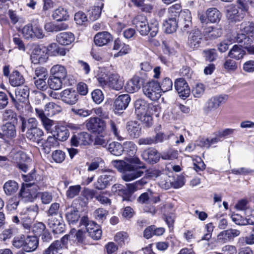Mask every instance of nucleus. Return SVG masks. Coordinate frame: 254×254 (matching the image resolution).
Wrapping results in <instances>:
<instances>
[{
  "mask_svg": "<svg viewBox=\"0 0 254 254\" xmlns=\"http://www.w3.org/2000/svg\"><path fill=\"white\" fill-rule=\"evenodd\" d=\"M132 24L142 36L147 35L150 32V36L154 37L158 32V22L156 20H152L149 24L146 17L142 15L135 17L132 20Z\"/></svg>",
  "mask_w": 254,
  "mask_h": 254,
  "instance_id": "1",
  "label": "nucleus"
},
{
  "mask_svg": "<svg viewBox=\"0 0 254 254\" xmlns=\"http://www.w3.org/2000/svg\"><path fill=\"white\" fill-rule=\"evenodd\" d=\"M126 161L130 163V167L128 169H126L122 175V178L124 181L126 182L131 181L143 175L144 172L141 170V169L145 168L144 165L136 166V165L141 164V161L138 158H127Z\"/></svg>",
  "mask_w": 254,
  "mask_h": 254,
  "instance_id": "2",
  "label": "nucleus"
},
{
  "mask_svg": "<svg viewBox=\"0 0 254 254\" xmlns=\"http://www.w3.org/2000/svg\"><path fill=\"white\" fill-rule=\"evenodd\" d=\"M154 193L150 189H148L146 192L141 193L137 198V201L139 203L145 204L143 210L147 213L154 214L156 212V209L153 205L160 201V197L155 196Z\"/></svg>",
  "mask_w": 254,
  "mask_h": 254,
  "instance_id": "3",
  "label": "nucleus"
},
{
  "mask_svg": "<svg viewBox=\"0 0 254 254\" xmlns=\"http://www.w3.org/2000/svg\"><path fill=\"white\" fill-rule=\"evenodd\" d=\"M99 85L105 87L108 86L112 89L119 91L124 86V81L120 76L117 73H112L108 76L102 74L97 78Z\"/></svg>",
  "mask_w": 254,
  "mask_h": 254,
  "instance_id": "4",
  "label": "nucleus"
},
{
  "mask_svg": "<svg viewBox=\"0 0 254 254\" xmlns=\"http://www.w3.org/2000/svg\"><path fill=\"white\" fill-rule=\"evenodd\" d=\"M240 28L243 33L237 35L236 41L239 43H243L244 45L250 44L249 41L252 33L254 31V23L250 22H243L240 25Z\"/></svg>",
  "mask_w": 254,
  "mask_h": 254,
  "instance_id": "5",
  "label": "nucleus"
},
{
  "mask_svg": "<svg viewBox=\"0 0 254 254\" xmlns=\"http://www.w3.org/2000/svg\"><path fill=\"white\" fill-rule=\"evenodd\" d=\"M224 96H214L208 99L203 107L205 114L209 116L216 115L217 110L225 100Z\"/></svg>",
  "mask_w": 254,
  "mask_h": 254,
  "instance_id": "6",
  "label": "nucleus"
},
{
  "mask_svg": "<svg viewBox=\"0 0 254 254\" xmlns=\"http://www.w3.org/2000/svg\"><path fill=\"white\" fill-rule=\"evenodd\" d=\"M143 92L146 96L153 101L159 99L161 95L160 84L155 80L146 83L143 86Z\"/></svg>",
  "mask_w": 254,
  "mask_h": 254,
  "instance_id": "7",
  "label": "nucleus"
},
{
  "mask_svg": "<svg viewBox=\"0 0 254 254\" xmlns=\"http://www.w3.org/2000/svg\"><path fill=\"white\" fill-rule=\"evenodd\" d=\"M30 128L27 129L26 132V138L31 142L35 143L37 145H40L43 142L44 131L37 127L38 122H31Z\"/></svg>",
  "mask_w": 254,
  "mask_h": 254,
  "instance_id": "8",
  "label": "nucleus"
},
{
  "mask_svg": "<svg viewBox=\"0 0 254 254\" xmlns=\"http://www.w3.org/2000/svg\"><path fill=\"white\" fill-rule=\"evenodd\" d=\"M115 181V173L111 171H106L98 177L97 181L94 183V187L97 190H102L110 186Z\"/></svg>",
  "mask_w": 254,
  "mask_h": 254,
  "instance_id": "9",
  "label": "nucleus"
},
{
  "mask_svg": "<svg viewBox=\"0 0 254 254\" xmlns=\"http://www.w3.org/2000/svg\"><path fill=\"white\" fill-rule=\"evenodd\" d=\"M134 106L135 113L137 117L140 115H146L151 110H152L153 109L155 111L158 112L160 110V108L158 105H152L142 99L136 100L134 102Z\"/></svg>",
  "mask_w": 254,
  "mask_h": 254,
  "instance_id": "10",
  "label": "nucleus"
},
{
  "mask_svg": "<svg viewBox=\"0 0 254 254\" xmlns=\"http://www.w3.org/2000/svg\"><path fill=\"white\" fill-rule=\"evenodd\" d=\"M87 129L94 133H102L106 128V123L98 117L90 118L85 122Z\"/></svg>",
  "mask_w": 254,
  "mask_h": 254,
  "instance_id": "11",
  "label": "nucleus"
},
{
  "mask_svg": "<svg viewBox=\"0 0 254 254\" xmlns=\"http://www.w3.org/2000/svg\"><path fill=\"white\" fill-rule=\"evenodd\" d=\"M202 38V34L198 29L192 30L188 36V46L193 50L197 49L200 46Z\"/></svg>",
  "mask_w": 254,
  "mask_h": 254,
  "instance_id": "12",
  "label": "nucleus"
},
{
  "mask_svg": "<svg viewBox=\"0 0 254 254\" xmlns=\"http://www.w3.org/2000/svg\"><path fill=\"white\" fill-rule=\"evenodd\" d=\"M90 135L86 132H82L72 135L70 139L71 146H86L90 143Z\"/></svg>",
  "mask_w": 254,
  "mask_h": 254,
  "instance_id": "13",
  "label": "nucleus"
},
{
  "mask_svg": "<svg viewBox=\"0 0 254 254\" xmlns=\"http://www.w3.org/2000/svg\"><path fill=\"white\" fill-rule=\"evenodd\" d=\"M174 84L175 89L180 97L186 99L189 97L190 90L188 83L184 78L177 79Z\"/></svg>",
  "mask_w": 254,
  "mask_h": 254,
  "instance_id": "14",
  "label": "nucleus"
},
{
  "mask_svg": "<svg viewBox=\"0 0 254 254\" xmlns=\"http://www.w3.org/2000/svg\"><path fill=\"white\" fill-rule=\"evenodd\" d=\"M78 93L72 89H66L61 93V99L64 103L68 105L76 103L78 100Z\"/></svg>",
  "mask_w": 254,
  "mask_h": 254,
  "instance_id": "15",
  "label": "nucleus"
},
{
  "mask_svg": "<svg viewBox=\"0 0 254 254\" xmlns=\"http://www.w3.org/2000/svg\"><path fill=\"white\" fill-rule=\"evenodd\" d=\"M48 217L49 218L47 220V224L51 228L53 229L54 233L58 234L64 232V224L61 216H59L60 219L54 216Z\"/></svg>",
  "mask_w": 254,
  "mask_h": 254,
  "instance_id": "16",
  "label": "nucleus"
},
{
  "mask_svg": "<svg viewBox=\"0 0 254 254\" xmlns=\"http://www.w3.org/2000/svg\"><path fill=\"white\" fill-rule=\"evenodd\" d=\"M142 159L150 164L156 163L160 158L157 150L153 148H149L145 150L142 153Z\"/></svg>",
  "mask_w": 254,
  "mask_h": 254,
  "instance_id": "17",
  "label": "nucleus"
},
{
  "mask_svg": "<svg viewBox=\"0 0 254 254\" xmlns=\"http://www.w3.org/2000/svg\"><path fill=\"white\" fill-rule=\"evenodd\" d=\"M65 211V218L69 225H74L79 221L80 215L77 208L72 206H68Z\"/></svg>",
  "mask_w": 254,
  "mask_h": 254,
  "instance_id": "18",
  "label": "nucleus"
},
{
  "mask_svg": "<svg viewBox=\"0 0 254 254\" xmlns=\"http://www.w3.org/2000/svg\"><path fill=\"white\" fill-rule=\"evenodd\" d=\"M130 101V97L128 94H125L119 96L114 102V107L117 111L125 110Z\"/></svg>",
  "mask_w": 254,
  "mask_h": 254,
  "instance_id": "19",
  "label": "nucleus"
},
{
  "mask_svg": "<svg viewBox=\"0 0 254 254\" xmlns=\"http://www.w3.org/2000/svg\"><path fill=\"white\" fill-rule=\"evenodd\" d=\"M24 242V251L27 253L35 251L39 245V240L35 236H27Z\"/></svg>",
  "mask_w": 254,
  "mask_h": 254,
  "instance_id": "20",
  "label": "nucleus"
},
{
  "mask_svg": "<svg viewBox=\"0 0 254 254\" xmlns=\"http://www.w3.org/2000/svg\"><path fill=\"white\" fill-rule=\"evenodd\" d=\"M33 183H25L23 184L20 191L18 193V196L21 197V199L25 202L31 201L33 199V196L31 194V187Z\"/></svg>",
  "mask_w": 254,
  "mask_h": 254,
  "instance_id": "21",
  "label": "nucleus"
},
{
  "mask_svg": "<svg viewBox=\"0 0 254 254\" xmlns=\"http://www.w3.org/2000/svg\"><path fill=\"white\" fill-rule=\"evenodd\" d=\"M141 85V78L134 76L127 83L125 89L127 92L133 93L138 91Z\"/></svg>",
  "mask_w": 254,
  "mask_h": 254,
  "instance_id": "22",
  "label": "nucleus"
},
{
  "mask_svg": "<svg viewBox=\"0 0 254 254\" xmlns=\"http://www.w3.org/2000/svg\"><path fill=\"white\" fill-rule=\"evenodd\" d=\"M156 180L159 186L162 189L168 190L172 187L170 178L166 174L157 171L156 172Z\"/></svg>",
  "mask_w": 254,
  "mask_h": 254,
  "instance_id": "23",
  "label": "nucleus"
},
{
  "mask_svg": "<svg viewBox=\"0 0 254 254\" xmlns=\"http://www.w3.org/2000/svg\"><path fill=\"white\" fill-rule=\"evenodd\" d=\"M1 137L12 139L16 136V130L14 125L12 123H6L1 127Z\"/></svg>",
  "mask_w": 254,
  "mask_h": 254,
  "instance_id": "24",
  "label": "nucleus"
},
{
  "mask_svg": "<svg viewBox=\"0 0 254 254\" xmlns=\"http://www.w3.org/2000/svg\"><path fill=\"white\" fill-rule=\"evenodd\" d=\"M231 218L232 221L237 225L243 226L254 225V214L248 216L246 218H244L239 214H234L232 215Z\"/></svg>",
  "mask_w": 254,
  "mask_h": 254,
  "instance_id": "25",
  "label": "nucleus"
},
{
  "mask_svg": "<svg viewBox=\"0 0 254 254\" xmlns=\"http://www.w3.org/2000/svg\"><path fill=\"white\" fill-rule=\"evenodd\" d=\"M112 40V35L107 31L99 32L94 37V43L98 46L106 45Z\"/></svg>",
  "mask_w": 254,
  "mask_h": 254,
  "instance_id": "26",
  "label": "nucleus"
},
{
  "mask_svg": "<svg viewBox=\"0 0 254 254\" xmlns=\"http://www.w3.org/2000/svg\"><path fill=\"white\" fill-rule=\"evenodd\" d=\"M127 129L131 138H137L141 134V127L137 122L130 121L128 122Z\"/></svg>",
  "mask_w": 254,
  "mask_h": 254,
  "instance_id": "27",
  "label": "nucleus"
},
{
  "mask_svg": "<svg viewBox=\"0 0 254 254\" xmlns=\"http://www.w3.org/2000/svg\"><path fill=\"white\" fill-rule=\"evenodd\" d=\"M57 42L63 45H68L75 40L74 35L71 32H64L58 34L56 36Z\"/></svg>",
  "mask_w": 254,
  "mask_h": 254,
  "instance_id": "28",
  "label": "nucleus"
},
{
  "mask_svg": "<svg viewBox=\"0 0 254 254\" xmlns=\"http://www.w3.org/2000/svg\"><path fill=\"white\" fill-rule=\"evenodd\" d=\"M59 145L58 141L53 136H49L46 140L43 139V142L39 146L42 147V149L46 154L50 153L52 148L56 147Z\"/></svg>",
  "mask_w": 254,
  "mask_h": 254,
  "instance_id": "29",
  "label": "nucleus"
},
{
  "mask_svg": "<svg viewBox=\"0 0 254 254\" xmlns=\"http://www.w3.org/2000/svg\"><path fill=\"white\" fill-rule=\"evenodd\" d=\"M35 112L37 116L40 119L45 129L48 131L50 130L54 124V121L47 118L42 109L36 108Z\"/></svg>",
  "mask_w": 254,
  "mask_h": 254,
  "instance_id": "30",
  "label": "nucleus"
},
{
  "mask_svg": "<svg viewBox=\"0 0 254 254\" xmlns=\"http://www.w3.org/2000/svg\"><path fill=\"white\" fill-rule=\"evenodd\" d=\"M226 16L232 22L240 21L243 18L235 5L231 4L226 8Z\"/></svg>",
  "mask_w": 254,
  "mask_h": 254,
  "instance_id": "31",
  "label": "nucleus"
},
{
  "mask_svg": "<svg viewBox=\"0 0 254 254\" xmlns=\"http://www.w3.org/2000/svg\"><path fill=\"white\" fill-rule=\"evenodd\" d=\"M29 95V90L27 86H20L15 89L14 99L21 102H26Z\"/></svg>",
  "mask_w": 254,
  "mask_h": 254,
  "instance_id": "32",
  "label": "nucleus"
},
{
  "mask_svg": "<svg viewBox=\"0 0 254 254\" xmlns=\"http://www.w3.org/2000/svg\"><path fill=\"white\" fill-rule=\"evenodd\" d=\"M246 54V51L242 46L235 45L228 53V57L236 60L242 59Z\"/></svg>",
  "mask_w": 254,
  "mask_h": 254,
  "instance_id": "33",
  "label": "nucleus"
},
{
  "mask_svg": "<svg viewBox=\"0 0 254 254\" xmlns=\"http://www.w3.org/2000/svg\"><path fill=\"white\" fill-rule=\"evenodd\" d=\"M51 75L64 80L67 75V71L64 66L56 64L52 67L50 70Z\"/></svg>",
  "mask_w": 254,
  "mask_h": 254,
  "instance_id": "34",
  "label": "nucleus"
},
{
  "mask_svg": "<svg viewBox=\"0 0 254 254\" xmlns=\"http://www.w3.org/2000/svg\"><path fill=\"white\" fill-rule=\"evenodd\" d=\"M9 81L12 86L20 87L24 83L25 79L19 71L15 70L9 75Z\"/></svg>",
  "mask_w": 254,
  "mask_h": 254,
  "instance_id": "35",
  "label": "nucleus"
},
{
  "mask_svg": "<svg viewBox=\"0 0 254 254\" xmlns=\"http://www.w3.org/2000/svg\"><path fill=\"white\" fill-rule=\"evenodd\" d=\"M68 130L64 127H56V130L53 134L57 140L64 141L66 140L69 136Z\"/></svg>",
  "mask_w": 254,
  "mask_h": 254,
  "instance_id": "36",
  "label": "nucleus"
},
{
  "mask_svg": "<svg viewBox=\"0 0 254 254\" xmlns=\"http://www.w3.org/2000/svg\"><path fill=\"white\" fill-rule=\"evenodd\" d=\"M3 189L7 195H10L17 191L18 189V185L15 181L9 180L4 183Z\"/></svg>",
  "mask_w": 254,
  "mask_h": 254,
  "instance_id": "37",
  "label": "nucleus"
},
{
  "mask_svg": "<svg viewBox=\"0 0 254 254\" xmlns=\"http://www.w3.org/2000/svg\"><path fill=\"white\" fill-rule=\"evenodd\" d=\"M62 111V108L60 105L54 102H49L46 104L45 106V112L48 116H54L61 112Z\"/></svg>",
  "mask_w": 254,
  "mask_h": 254,
  "instance_id": "38",
  "label": "nucleus"
},
{
  "mask_svg": "<svg viewBox=\"0 0 254 254\" xmlns=\"http://www.w3.org/2000/svg\"><path fill=\"white\" fill-rule=\"evenodd\" d=\"M222 34L220 28L207 27L204 29V34L209 39H214L220 37Z\"/></svg>",
  "mask_w": 254,
  "mask_h": 254,
  "instance_id": "39",
  "label": "nucleus"
},
{
  "mask_svg": "<svg viewBox=\"0 0 254 254\" xmlns=\"http://www.w3.org/2000/svg\"><path fill=\"white\" fill-rule=\"evenodd\" d=\"M123 151H124L126 152L128 155V157H126V160L127 158L135 157L134 155L137 151V147L133 142L127 141L125 142L123 144Z\"/></svg>",
  "mask_w": 254,
  "mask_h": 254,
  "instance_id": "40",
  "label": "nucleus"
},
{
  "mask_svg": "<svg viewBox=\"0 0 254 254\" xmlns=\"http://www.w3.org/2000/svg\"><path fill=\"white\" fill-rule=\"evenodd\" d=\"M208 19L212 23L219 21L221 17L220 12L216 8H210L206 12Z\"/></svg>",
  "mask_w": 254,
  "mask_h": 254,
  "instance_id": "41",
  "label": "nucleus"
},
{
  "mask_svg": "<svg viewBox=\"0 0 254 254\" xmlns=\"http://www.w3.org/2000/svg\"><path fill=\"white\" fill-rule=\"evenodd\" d=\"M165 32L167 33H172L175 32L178 27V24L175 17H170L166 20L164 24Z\"/></svg>",
  "mask_w": 254,
  "mask_h": 254,
  "instance_id": "42",
  "label": "nucleus"
},
{
  "mask_svg": "<svg viewBox=\"0 0 254 254\" xmlns=\"http://www.w3.org/2000/svg\"><path fill=\"white\" fill-rule=\"evenodd\" d=\"M68 24L66 23H60L57 24L47 23L45 25V29L49 32H52L53 31H59L65 30L68 28Z\"/></svg>",
  "mask_w": 254,
  "mask_h": 254,
  "instance_id": "43",
  "label": "nucleus"
},
{
  "mask_svg": "<svg viewBox=\"0 0 254 254\" xmlns=\"http://www.w3.org/2000/svg\"><path fill=\"white\" fill-rule=\"evenodd\" d=\"M63 80L60 78L53 77L50 75L48 80V84L51 89L57 90L62 88Z\"/></svg>",
  "mask_w": 254,
  "mask_h": 254,
  "instance_id": "44",
  "label": "nucleus"
},
{
  "mask_svg": "<svg viewBox=\"0 0 254 254\" xmlns=\"http://www.w3.org/2000/svg\"><path fill=\"white\" fill-rule=\"evenodd\" d=\"M107 148L113 155L115 156H120L123 152V145L118 142H111Z\"/></svg>",
  "mask_w": 254,
  "mask_h": 254,
  "instance_id": "45",
  "label": "nucleus"
},
{
  "mask_svg": "<svg viewBox=\"0 0 254 254\" xmlns=\"http://www.w3.org/2000/svg\"><path fill=\"white\" fill-rule=\"evenodd\" d=\"M53 17L57 21H63L66 20L68 15L66 9L60 7L54 11Z\"/></svg>",
  "mask_w": 254,
  "mask_h": 254,
  "instance_id": "46",
  "label": "nucleus"
},
{
  "mask_svg": "<svg viewBox=\"0 0 254 254\" xmlns=\"http://www.w3.org/2000/svg\"><path fill=\"white\" fill-rule=\"evenodd\" d=\"M47 49L51 51L54 55L64 56L66 54V50L64 48L60 47L56 43H52L48 46Z\"/></svg>",
  "mask_w": 254,
  "mask_h": 254,
  "instance_id": "47",
  "label": "nucleus"
},
{
  "mask_svg": "<svg viewBox=\"0 0 254 254\" xmlns=\"http://www.w3.org/2000/svg\"><path fill=\"white\" fill-rule=\"evenodd\" d=\"M13 160L16 164H19L24 162H28L30 158L23 152L18 151L14 154Z\"/></svg>",
  "mask_w": 254,
  "mask_h": 254,
  "instance_id": "48",
  "label": "nucleus"
},
{
  "mask_svg": "<svg viewBox=\"0 0 254 254\" xmlns=\"http://www.w3.org/2000/svg\"><path fill=\"white\" fill-rule=\"evenodd\" d=\"M203 55L205 59L209 62H213L217 58L216 50L214 49H209L203 51Z\"/></svg>",
  "mask_w": 254,
  "mask_h": 254,
  "instance_id": "49",
  "label": "nucleus"
},
{
  "mask_svg": "<svg viewBox=\"0 0 254 254\" xmlns=\"http://www.w3.org/2000/svg\"><path fill=\"white\" fill-rule=\"evenodd\" d=\"M21 33L25 39H33V25L32 24H28L24 26L21 30Z\"/></svg>",
  "mask_w": 254,
  "mask_h": 254,
  "instance_id": "50",
  "label": "nucleus"
},
{
  "mask_svg": "<svg viewBox=\"0 0 254 254\" xmlns=\"http://www.w3.org/2000/svg\"><path fill=\"white\" fill-rule=\"evenodd\" d=\"M42 53H44V52L42 51V49L40 46H35L33 50L32 55L31 56L32 62L34 64L38 63L39 60L42 58Z\"/></svg>",
  "mask_w": 254,
  "mask_h": 254,
  "instance_id": "51",
  "label": "nucleus"
},
{
  "mask_svg": "<svg viewBox=\"0 0 254 254\" xmlns=\"http://www.w3.org/2000/svg\"><path fill=\"white\" fill-rule=\"evenodd\" d=\"M3 120L12 123L17 120L16 114L11 110H6L2 115Z\"/></svg>",
  "mask_w": 254,
  "mask_h": 254,
  "instance_id": "52",
  "label": "nucleus"
},
{
  "mask_svg": "<svg viewBox=\"0 0 254 254\" xmlns=\"http://www.w3.org/2000/svg\"><path fill=\"white\" fill-rule=\"evenodd\" d=\"M113 164L115 167H116L120 172H122V174L125 172L126 169H128L130 167V163H128L122 160H115L113 162Z\"/></svg>",
  "mask_w": 254,
  "mask_h": 254,
  "instance_id": "53",
  "label": "nucleus"
},
{
  "mask_svg": "<svg viewBox=\"0 0 254 254\" xmlns=\"http://www.w3.org/2000/svg\"><path fill=\"white\" fill-rule=\"evenodd\" d=\"M205 87L203 84H196L192 89V94L195 98H200L204 94Z\"/></svg>",
  "mask_w": 254,
  "mask_h": 254,
  "instance_id": "54",
  "label": "nucleus"
},
{
  "mask_svg": "<svg viewBox=\"0 0 254 254\" xmlns=\"http://www.w3.org/2000/svg\"><path fill=\"white\" fill-rule=\"evenodd\" d=\"M81 189V188L80 185L70 186L66 191V196L70 198L74 197L79 194Z\"/></svg>",
  "mask_w": 254,
  "mask_h": 254,
  "instance_id": "55",
  "label": "nucleus"
},
{
  "mask_svg": "<svg viewBox=\"0 0 254 254\" xmlns=\"http://www.w3.org/2000/svg\"><path fill=\"white\" fill-rule=\"evenodd\" d=\"M20 121L21 125L20 127V129L22 132H25L26 128L29 129L30 128L31 123L30 122H37V121L36 119L33 118H29L28 120H26L24 117H20Z\"/></svg>",
  "mask_w": 254,
  "mask_h": 254,
  "instance_id": "56",
  "label": "nucleus"
},
{
  "mask_svg": "<svg viewBox=\"0 0 254 254\" xmlns=\"http://www.w3.org/2000/svg\"><path fill=\"white\" fill-rule=\"evenodd\" d=\"M160 87V92H166L171 90L173 87V82L171 79L168 77L165 78L161 82Z\"/></svg>",
  "mask_w": 254,
  "mask_h": 254,
  "instance_id": "57",
  "label": "nucleus"
},
{
  "mask_svg": "<svg viewBox=\"0 0 254 254\" xmlns=\"http://www.w3.org/2000/svg\"><path fill=\"white\" fill-rule=\"evenodd\" d=\"M63 248L61 245V242L59 240L54 241L50 246V249L52 250V254H62Z\"/></svg>",
  "mask_w": 254,
  "mask_h": 254,
  "instance_id": "58",
  "label": "nucleus"
},
{
  "mask_svg": "<svg viewBox=\"0 0 254 254\" xmlns=\"http://www.w3.org/2000/svg\"><path fill=\"white\" fill-rule=\"evenodd\" d=\"M38 197L40 198L42 203L44 204H49L53 199L52 193L47 191L39 192L38 193Z\"/></svg>",
  "mask_w": 254,
  "mask_h": 254,
  "instance_id": "59",
  "label": "nucleus"
},
{
  "mask_svg": "<svg viewBox=\"0 0 254 254\" xmlns=\"http://www.w3.org/2000/svg\"><path fill=\"white\" fill-rule=\"evenodd\" d=\"M238 243L240 245H252L254 244V233L252 232L251 234L246 237H243L239 239Z\"/></svg>",
  "mask_w": 254,
  "mask_h": 254,
  "instance_id": "60",
  "label": "nucleus"
},
{
  "mask_svg": "<svg viewBox=\"0 0 254 254\" xmlns=\"http://www.w3.org/2000/svg\"><path fill=\"white\" fill-rule=\"evenodd\" d=\"M92 98L96 104L101 103L104 100V97L102 91L100 89H95L91 93Z\"/></svg>",
  "mask_w": 254,
  "mask_h": 254,
  "instance_id": "61",
  "label": "nucleus"
},
{
  "mask_svg": "<svg viewBox=\"0 0 254 254\" xmlns=\"http://www.w3.org/2000/svg\"><path fill=\"white\" fill-rule=\"evenodd\" d=\"M65 153L61 150H56L52 153V158L54 161L58 163L63 162L65 159Z\"/></svg>",
  "mask_w": 254,
  "mask_h": 254,
  "instance_id": "62",
  "label": "nucleus"
},
{
  "mask_svg": "<svg viewBox=\"0 0 254 254\" xmlns=\"http://www.w3.org/2000/svg\"><path fill=\"white\" fill-rule=\"evenodd\" d=\"M102 11L101 6H94L89 10V18L92 21L96 20L100 16Z\"/></svg>",
  "mask_w": 254,
  "mask_h": 254,
  "instance_id": "63",
  "label": "nucleus"
},
{
  "mask_svg": "<svg viewBox=\"0 0 254 254\" xmlns=\"http://www.w3.org/2000/svg\"><path fill=\"white\" fill-rule=\"evenodd\" d=\"M94 213L97 220L103 222L106 219L108 211L104 208H98L94 211Z\"/></svg>",
  "mask_w": 254,
  "mask_h": 254,
  "instance_id": "64",
  "label": "nucleus"
}]
</instances>
